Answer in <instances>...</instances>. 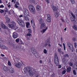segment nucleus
I'll list each match as a JSON object with an SVG mask.
<instances>
[{
  "label": "nucleus",
  "mask_w": 77,
  "mask_h": 77,
  "mask_svg": "<svg viewBox=\"0 0 77 77\" xmlns=\"http://www.w3.org/2000/svg\"><path fill=\"white\" fill-rule=\"evenodd\" d=\"M18 59V58H17L15 59L14 60H16V62H18V60H17V59Z\"/></svg>",
  "instance_id": "62"
},
{
  "label": "nucleus",
  "mask_w": 77,
  "mask_h": 77,
  "mask_svg": "<svg viewBox=\"0 0 77 77\" xmlns=\"http://www.w3.org/2000/svg\"><path fill=\"white\" fill-rule=\"evenodd\" d=\"M1 27L2 28V29H8V27H7V26H6V25L3 24H2L1 25Z\"/></svg>",
  "instance_id": "19"
},
{
  "label": "nucleus",
  "mask_w": 77,
  "mask_h": 77,
  "mask_svg": "<svg viewBox=\"0 0 77 77\" xmlns=\"http://www.w3.org/2000/svg\"><path fill=\"white\" fill-rule=\"evenodd\" d=\"M44 53L45 54H47V51L45 49L43 51Z\"/></svg>",
  "instance_id": "42"
},
{
  "label": "nucleus",
  "mask_w": 77,
  "mask_h": 77,
  "mask_svg": "<svg viewBox=\"0 0 77 77\" xmlns=\"http://www.w3.org/2000/svg\"><path fill=\"white\" fill-rule=\"evenodd\" d=\"M66 22L67 23H69V20L68 19L66 20Z\"/></svg>",
  "instance_id": "57"
},
{
  "label": "nucleus",
  "mask_w": 77,
  "mask_h": 77,
  "mask_svg": "<svg viewBox=\"0 0 77 77\" xmlns=\"http://www.w3.org/2000/svg\"><path fill=\"white\" fill-rule=\"evenodd\" d=\"M16 42H17V43H18L19 42H20V39H19V38H17L16 40Z\"/></svg>",
  "instance_id": "39"
},
{
  "label": "nucleus",
  "mask_w": 77,
  "mask_h": 77,
  "mask_svg": "<svg viewBox=\"0 0 77 77\" xmlns=\"http://www.w3.org/2000/svg\"><path fill=\"white\" fill-rule=\"evenodd\" d=\"M19 43L20 44H22L23 45H24V43H23V41H21V40H20L19 41Z\"/></svg>",
  "instance_id": "37"
},
{
  "label": "nucleus",
  "mask_w": 77,
  "mask_h": 77,
  "mask_svg": "<svg viewBox=\"0 0 77 77\" xmlns=\"http://www.w3.org/2000/svg\"><path fill=\"white\" fill-rule=\"evenodd\" d=\"M10 71L11 73H14V72H15V71H14V69L12 68H11L10 69Z\"/></svg>",
  "instance_id": "24"
},
{
  "label": "nucleus",
  "mask_w": 77,
  "mask_h": 77,
  "mask_svg": "<svg viewBox=\"0 0 77 77\" xmlns=\"http://www.w3.org/2000/svg\"><path fill=\"white\" fill-rule=\"evenodd\" d=\"M23 70L24 72H26L28 71L29 76H31V77H33V76L34 73L31 69H29L28 70L27 68L25 67L24 69Z\"/></svg>",
  "instance_id": "2"
},
{
  "label": "nucleus",
  "mask_w": 77,
  "mask_h": 77,
  "mask_svg": "<svg viewBox=\"0 0 77 77\" xmlns=\"http://www.w3.org/2000/svg\"><path fill=\"white\" fill-rule=\"evenodd\" d=\"M5 12H8V8H5Z\"/></svg>",
  "instance_id": "51"
},
{
  "label": "nucleus",
  "mask_w": 77,
  "mask_h": 77,
  "mask_svg": "<svg viewBox=\"0 0 77 77\" xmlns=\"http://www.w3.org/2000/svg\"><path fill=\"white\" fill-rule=\"evenodd\" d=\"M59 13L58 12H56L55 13L54 15L56 18H57V17H59Z\"/></svg>",
  "instance_id": "23"
},
{
  "label": "nucleus",
  "mask_w": 77,
  "mask_h": 77,
  "mask_svg": "<svg viewBox=\"0 0 77 77\" xmlns=\"http://www.w3.org/2000/svg\"><path fill=\"white\" fill-rule=\"evenodd\" d=\"M51 77H55V74H53L51 75Z\"/></svg>",
  "instance_id": "56"
},
{
  "label": "nucleus",
  "mask_w": 77,
  "mask_h": 77,
  "mask_svg": "<svg viewBox=\"0 0 77 77\" xmlns=\"http://www.w3.org/2000/svg\"><path fill=\"white\" fill-rule=\"evenodd\" d=\"M20 5L19 2H16V4L14 6L16 8H18V6L17 5Z\"/></svg>",
  "instance_id": "20"
},
{
  "label": "nucleus",
  "mask_w": 77,
  "mask_h": 77,
  "mask_svg": "<svg viewBox=\"0 0 77 77\" xmlns=\"http://www.w3.org/2000/svg\"><path fill=\"white\" fill-rule=\"evenodd\" d=\"M10 12H11V13H10V14H11L10 15H11V14H14V15H15V13H14V11L13 10L10 11Z\"/></svg>",
  "instance_id": "31"
},
{
  "label": "nucleus",
  "mask_w": 77,
  "mask_h": 77,
  "mask_svg": "<svg viewBox=\"0 0 77 77\" xmlns=\"http://www.w3.org/2000/svg\"><path fill=\"white\" fill-rule=\"evenodd\" d=\"M65 73H66V70H63L62 72L63 74H65Z\"/></svg>",
  "instance_id": "50"
},
{
  "label": "nucleus",
  "mask_w": 77,
  "mask_h": 77,
  "mask_svg": "<svg viewBox=\"0 0 77 77\" xmlns=\"http://www.w3.org/2000/svg\"><path fill=\"white\" fill-rule=\"evenodd\" d=\"M24 17H25V19L26 21H29V18L27 17V16H23Z\"/></svg>",
  "instance_id": "33"
},
{
  "label": "nucleus",
  "mask_w": 77,
  "mask_h": 77,
  "mask_svg": "<svg viewBox=\"0 0 77 77\" xmlns=\"http://www.w3.org/2000/svg\"><path fill=\"white\" fill-rule=\"evenodd\" d=\"M71 15L72 16H71L70 17V19H75V20H76V17L74 14H73V13H71Z\"/></svg>",
  "instance_id": "12"
},
{
  "label": "nucleus",
  "mask_w": 77,
  "mask_h": 77,
  "mask_svg": "<svg viewBox=\"0 0 77 77\" xmlns=\"http://www.w3.org/2000/svg\"><path fill=\"white\" fill-rule=\"evenodd\" d=\"M7 6L9 8V9H10V8L11 7V5H7Z\"/></svg>",
  "instance_id": "61"
},
{
  "label": "nucleus",
  "mask_w": 77,
  "mask_h": 77,
  "mask_svg": "<svg viewBox=\"0 0 77 77\" xmlns=\"http://www.w3.org/2000/svg\"><path fill=\"white\" fill-rule=\"evenodd\" d=\"M45 2L47 3L48 4L50 3V2H49V0H45Z\"/></svg>",
  "instance_id": "54"
},
{
  "label": "nucleus",
  "mask_w": 77,
  "mask_h": 77,
  "mask_svg": "<svg viewBox=\"0 0 77 77\" xmlns=\"http://www.w3.org/2000/svg\"><path fill=\"white\" fill-rule=\"evenodd\" d=\"M50 41H48V42H47L46 43V45H45L46 47H47V46L49 44H50Z\"/></svg>",
  "instance_id": "35"
},
{
  "label": "nucleus",
  "mask_w": 77,
  "mask_h": 77,
  "mask_svg": "<svg viewBox=\"0 0 77 77\" xmlns=\"http://www.w3.org/2000/svg\"><path fill=\"white\" fill-rule=\"evenodd\" d=\"M73 68L75 69H77V63H75L73 66Z\"/></svg>",
  "instance_id": "25"
},
{
  "label": "nucleus",
  "mask_w": 77,
  "mask_h": 77,
  "mask_svg": "<svg viewBox=\"0 0 77 77\" xmlns=\"http://www.w3.org/2000/svg\"><path fill=\"white\" fill-rule=\"evenodd\" d=\"M66 59H63V62L64 63H66Z\"/></svg>",
  "instance_id": "36"
},
{
  "label": "nucleus",
  "mask_w": 77,
  "mask_h": 77,
  "mask_svg": "<svg viewBox=\"0 0 77 77\" xmlns=\"http://www.w3.org/2000/svg\"><path fill=\"white\" fill-rule=\"evenodd\" d=\"M6 23H9L11 22V20H10V19H9V18L8 17H6Z\"/></svg>",
  "instance_id": "15"
},
{
  "label": "nucleus",
  "mask_w": 77,
  "mask_h": 77,
  "mask_svg": "<svg viewBox=\"0 0 77 77\" xmlns=\"http://www.w3.org/2000/svg\"><path fill=\"white\" fill-rule=\"evenodd\" d=\"M31 23L32 26L33 27V29L35 30V24L34 22V20H31Z\"/></svg>",
  "instance_id": "9"
},
{
  "label": "nucleus",
  "mask_w": 77,
  "mask_h": 77,
  "mask_svg": "<svg viewBox=\"0 0 77 77\" xmlns=\"http://www.w3.org/2000/svg\"><path fill=\"white\" fill-rule=\"evenodd\" d=\"M28 15V16H30L29 15V11L28 10H27L26 9L25 10V13L23 15V17H27Z\"/></svg>",
  "instance_id": "8"
},
{
  "label": "nucleus",
  "mask_w": 77,
  "mask_h": 77,
  "mask_svg": "<svg viewBox=\"0 0 77 77\" xmlns=\"http://www.w3.org/2000/svg\"><path fill=\"white\" fill-rule=\"evenodd\" d=\"M67 45L69 47V48L70 50L73 49V46L72 44H71L70 43H67Z\"/></svg>",
  "instance_id": "11"
},
{
  "label": "nucleus",
  "mask_w": 77,
  "mask_h": 77,
  "mask_svg": "<svg viewBox=\"0 0 77 77\" xmlns=\"http://www.w3.org/2000/svg\"><path fill=\"white\" fill-rule=\"evenodd\" d=\"M51 18H47V21L48 23H50V22H51Z\"/></svg>",
  "instance_id": "29"
},
{
  "label": "nucleus",
  "mask_w": 77,
  "mask_h": 77,
  "mask_svg": "<svg viewBox=\"0 0 77 77\" xmlns=\"http://www.w3.org/2000/svg\"><path fill=\"white\" fill-rule=\"evenodd\" d=\"M17 8L19 9V11H20V10H22V8L21 7H18V8Z\"/></svg>",
  "instance_id": "52"
},
{
  "label": "nucleus",
  "mask_w": 77,
  "mask_h": 77,
  "mask_svg": "<svg viewBox=\"0 0 77 77\" xmlns=\"http://www.w3.org/2000/svg\"><path fill=\"white\" fill-rule=\"evenodd\" d=\"M26 38H27V40L28 41H29V40H30V37H29V36L26 37Z\"/></svg>",
  "instance_id": "55"
},
{
  "label": "nucleus",
  "mask_w": 77,
  "mask_h": 77,
  "mask_svg": "<svg viewBox=\"0 0 77 77\" xmlns=\"http://www.w3.org/2000/svg\"><path fill=\"white\" fill-rule=\"evenodd\" d=\"M70 20L72 22H73L75 24L76 23V21H75V19H70Z\"/></svg>",
  "instance_id": "27"
},
{
  "label": "nucleus",
  "mask_w": 77,
  "mask_h": 77,
  "mask_svg": "<svg viewBox=\"0 0 77 77\" xmlns=\"http://www.w3.org/2000/svg\"><path fill=\"white\" fill-rule=\"evenodd\" d=\"M31 51L34 55L37 53V51L33 48H31Z\"/></svg>",
  "instance_id": "10"
},
{
  "label": "nucleus",
  "mask_w": 77,
  "mask_h": 77,
  "mask_svg": "<svg viewBox=\"0 0 77 77\" xmlns=\"http://www.w3.org/2000/svg\"><path fill=\"white\" fill-rule=\"evenodd\" d=\"M51 8L52 9L54 12H55L56 11H57V8L53 5H51Z\"/></svg>",
  "instance_id": "6"
},
{
  "label": "nucleus",
  "mask_w": 77,
  "mask_h": 77,
  "mask_svg": "<svg viewBox=\"0 0 77 77\" xmlns=\"http://www.w3.org/2000/svg\"><path fill=\"white\" fill-rule=\"evenodd\" d=\"M73 28L75 30H77V26H76V25H74V26H73Z\"/></svg>",
  "instance_id": "30"
},
{
  "label": "nucleus",
  "mask_w": 77,
  "mask_h": 77,
  "mask_svg": "<svg viewBox=\"0 0 77 77\" xmlns=\"http://www.w3.org/2000/svg\"><path fill=\"white\" fill-rule=\"evenodd\" d=\"M4 47V45H0V47H1V48L3 49Z\"/></svg>",
  "instance_id": "49"
},
{
  "label": "nucleus",
  "mask_w": 77,
  "mask_h": 77,
  "mask_svg": "<svg viewBox=\"0 0 77 77\" xmlns=\"http://www.w3.org/2000/svg\"><path fill=\"white\" fill-rule=\"evenodd\" d=\"M47 17L48 18H51V16H50V14H48L47 15Z\"/></svg>",
  "instance_id": "47"
},
{
  "label": "nucleus",
  "mask_w": 77,
  "mask_h": 77,
  "mask_svg": "<svg viewBox=\"0 0 77 77\" xmlns=\"http://www.w3.org/2000/svg\"><path fill=\"white\" fill-rule=\"evenodd\" d=\"M29 8L31 12H35V9L33 5H29Z\"/></svg>",
  "instance_id": "5"
},
{
  "label": "nucleus",
  "mask_w": 77,
  "mask_h": 77,
  "mask_svg": "<svg viewBox=\"0 0 77 77\" xmlns=\"http://www.w3.org/2000/svg\"><path fill=\"white\" fill-rule=\"evenodd\" d=\"M13 38L15 39L18 38V33L15 32H14L13 33Z\"/></svg>",
  "instance_id": "7"
},
{
  "label": "nucleus",
  "mask_w": 77,
  "mask_h": 77,
  "mask_svg": "<svg viewBox=\"0 0 77 77\" xmlns=\"http://www.w3.org/2000/svg\"><path fill=\"white\" fill-rule=\"evenodd\" d=\"M31 35V34L30 33H27L26 35V37H27V36H30Z\"/></svg>",
  "instance_id": "38"
},
{
  "label": "nucleus",
  "mask_w": 77,
  "mask_h": 77,
  "mask_svg": "<svg viewBox=\"0 0 77 77\" xmlns=\"http://www.w3.org/2000/svg\"><path fill=\"white\" fill-rule=\"evenodd\" d=\"M64 57L65 59H67V58H69V55L68 54H66L64 55Z\"/></svg>",
  "instance_id": "17"
},
{
  "label": "nucleus",
  "mask_w": 77,
  "mask_h": 77,
  "mask_svg": "<svg viewBox=\"0 0 77 77\" xmlns=\"http://www.w3.org/2000/svg\"><path fill=\"white\" fill-rule=\"evenodd\" d=\"M21 63H18L16 65V66L18 68H21Z\"/></svg>",
  "instance_id": "13"
},
{
  "label": "nucleus",
  "mask_w": 77,
  "mask_h": 77,
  "mask_svg": "<svg viewBox=\"0 0 77 77\" xmlns=\"http://www.w3.org/2000/svg\"><path fill=\"white\" fill-rule=\"evenodd\" d=\"M41 9V7L39 5H37L36 7V10L39 11Z\"/></svg>",
  "instance_id": "28"
},
{
  "label": "nucleus",
  "mask_w": 77,
  "mask_h": 77,
  "mask_svg": "<svg viewBox=\"0 0 77 77\" xmlns=\"http://www.w3.org/2000/svg\"><path fill=\"white\" fill-rule=\"evenodd\" d=\"M4 42L2 40H0V43H3Z\"/></svg>",
  "instance_id": "63"
},
{
  "label": "nucleus",
  "mask_w": 77,
  "mask_h": 77,
  "mask_svg": "<svg viewBox=\"0 0 77 77\" xmlns=\"http://www.w3.org/2000/svg\"><path fill=\"white\" fill-rule=\"evenodd\" d=\"M8 65H9L10 66H11V65H12V64H11V62H10V61H8Z\"/></svg>",
  "instance_id": "40"
},
{
  "label": "nucleus",
  "mask_w": 77,
  "mask_h": 77,
  "mask_svg": "<svg viewBox=\"0 0 77 77\" xmlns=\"http://www.w3.org/2000/svg\"><path fill=\"white\" fill-rule=\"evenodd\" d=\"M54 62L56 66H58L59 65V59L58 58V57L57 55V54L55 53L54 54Z\"/></svg>",
  "instance_id": "3"
},
{
  "label": "nucleus",
  "mask_w": 77,
  "mask_h": 77,
  "mask_svg": "<svg viewBox=\"0 0 77 77\" xmlns=\"http://www.w3.org/2000/svg\"><path fill=\"white\" fill-rule=\"evenodd\" d=\"M28 30L29 31L28 33H32V29H29Z\"/></svg>",
  "instance_id": "43"
},
{
  "label": "nucleus",
  "mask_w": 77,
  "mask_h": 77,
  "mask_svg": "<svg viewBox=\"0 0 77 77\" xmlns=\"http://www.w3.org/2000/svg\"><path fill=\"white\" fill-rule=\"evenodd\" d=\"M35 0H30V2L31 3H35Z\"/></svg>",
  "instance_id": "53"
},
{
  "label": "nucleus",
  "mask_w": 77,
  "mask_h": 77,
  "mask_svg": "<svg viewBox=\"0 0 77 77\" xmlns=\"http://www.w3.org/2000/svg\"><path fill=\"white\" fill-rule=\"evenodd\" d=\"M71 67H69L67 69V72H69L71 71Z\"/></svg>",
  "instance_id": "21"
},
{
  "label": "nucleus",
  "mask_w": 77,
  "mask_h": 77,
  "mask_svg": "<svg viewBox=\"0 0 77 77\" xmlns=\"http://www.w3.org/2000/svg\"><path fill=\"white\" fill-rule=\"evenodd\" d=\"M5 12V11H4V10H1L0 11V12L1 13V14H2V13H3Z\"/></svg>",
  "instance_id": "48"
},
{
  "label": "nucleus",
  "mask_w": 77,
  "mask_h": 77,
  "mask_svg": "<svg viewBox=\"0 0 77 77\" xmlns=\"http://www.w3.org/2000/svg\"><path fill=\"white\" fill-rule=\"evenodd\" d=\"M61 67H62V66L60 65H59L58 66V68H61Z\"/></svg>",
  "instance_id": "59"
},
{
  "label": "nucleus",
  "mask_w": 77,
  "mask_h": 77,
  "mask_svg": "<svg viewBox=\"0 0 77 77\" xmlns=\"http://www.w3.org/2000/svg\"><path fill=\"white\" fill-rule=\"evenodd\" d=\"M26 26L27 28H30V24L29 22H27L26 24Z\"/></svg>",
  "instance_id": "18"
},
{
  "label": "nucleus",
  "mask_w": 77,
  "mask_h": 77,
  "mask_svg": "<svg viewBox=\"0 0 77 77\" xmlns=\"http://www.w3.org/2000/svg\"><path fill=\"white\" fill-rule=\"evenodd\" d=\"M23 15H21L19 16L20 18H21V17H23Z\"/></svg>",
  "instance_id": "64"
},
{
  "label": "nucleus",
  "mask_w": 77,
  "mask_h": 77,
  "mask_svg": "<svg viewBox=\"0 0 77 77\" xmlns=\"http://www.w3.org/2000/svg\"><path fill=\"white\" fill-rule=\"evenodd\" d=\"M74 44H75V48H76V47H77V43H75Z\"/></svg>",
  "instance_id": "60"
},
{
  "label": "nucleus",
  "mask_w": 77,
  "mask_h": 77,
  "mask_svg": "<svg viewBox=\"0 0 77 77\" xmlns=\"http://www.w3.org/2000/svg\"><path fill=\"white\" fill-rule=\"evenodd\" d=\"M69 65L70 66H73V63H69Z\"/></svg>",
  "instance_id": "44"
},
{
  "label": "nucleus",
  "mask_w": 77,
  "mask_h": 77,
  "mask_svg": "<svg viewBox=\"0 0 77 77\" xmlns=\"http://www.w3.org/2000/svg\"><path fill=\"white\" fill-rule=\"evenodd\" d=\"M34 55L35 56V57H37V58H38L39 57V56L37 54V53L36 54H35Z\"/></svg>",
  "instance_id": "34"
},
{
  "label": "nucleus",
  "mask_w": 77,
  "mask_h": 77,
  "mask_svg": "<svg viewBox=\"0 0 77 77\" xmlns=\"http://www.w3.org/2000/svg\"><path fill=\"white\" fill-rule=\"evenodd\" d=\"M58 52L60 53H62V51H61V49L58 48Z\"/></svg>",
  "instance_id": "32"
},
{
  "label": "nucleus",
  "mask_w": 77,
  "mask_h": 77,
  "mask_svg": "<svg viewBox=\"0 0 77 77\" xmlns=\"http://www.w3.org/2000/svg\"><path fill=\"white\" fill-rule=\"evenodd\" d=\"M17 22L22 27H24V26H25V24L23 21H21L20 19H18L17 20Z\"/></svg>",
  "instance_id": "4"
},
{
  "label": "nucleus",
  "mask_w": 77,
  "mask_h": 77,
  "mask_svg": "<svg viewBox=\"0 0 77 77\" xmlns=\"http://www.w3.org/2000/svg\"><path fill=\"white\" fill-rule=\"evenodd\" d=\"M43 27H44V28H45V27H46V26H45V23H42L41 25V28L42 29Z\"/></svg>",
  "instance_id": "16"
},
{
  "label": "nucleus",
  "mask_w": 77,
  "mask_h": 77,
  "mask_svg": "<svg viewBox=\"0 0 77 77\" xmlns=\"http://www.w3.org/2000/svg\"><path fill=\"white\" fill-rule=\"evenodd\" d=\"M71 1L72 4H74L75 3L74 0H71Z\"/></svg>",
  "instance_id": "46"
},
{
  "label": "nucleus",
  "mask_w": 77,
  "mask_h": 77,
  "mask_svg": "<svg viewBox=\"0 0 77 77\" xmlns=\"http://www.w3.org/2000/svg\"><path fill=\"white\" fill-rule=\"evenodd\" d=\"M39 21L40 22V24H42L44 23V20L42 18H40L39 19Z\"/></svg>",
  "instance_id": "26"
},
{
  "label": "nucleus",
  "mask_w": 77,
  "mask_h": 77,
  "mask_svg": "<svg viewBox=\"0 0 77 77\" xmlns=\"http://www.w3.org/2000/svg\"><path fill=\"white\" fill-rule=\"evenodd\" d=\"M3 69L4 71H7L8 70V69L7 67L5 66L3 67Z\"/></svg>",
  "instance_id": "22"
},
{
  "label": "nucleus",
  "mask_w": 77,
  "mask_h": 77,
  "mask_svg": "<svg viewBox=\"0 0 77 77\" xmlns=\"http://www.w3.org/2000/svg\"><path fill=\"white\" fill-rule=\"evenodd\" d=\"M47 29H48V27H46L45 29H43V30H41V33H42V34H43L44 33H45V31H46V30H47Z\"/></svg>",
  "instance_id": "14"
},
{
  "label": "nucleus",
  "mask_w": 77,
  "mask_h": 77,
  "mask_svg": "<svg viewBox=\"0 0 77 77\" xmlns=\"http://www.w3.org/2000/svg\"><path fill=\"white\" fill-rule=\"evenodd\" d=\"M73 72L74 75H76L77 74L76 73V72L75 70H73Z\"/></svg>",
  "instance_id": "41"
},
{
  "label": "nucleus",
  "mask_w": 77,
  "mask_h": 77,
  "mask_svg": "<svg viewBox=\"0 0 77 77\" xmlns=\"http://www.w3.org/2000/svg\"><path fill=\"white\" fill-rule=\"evenodd\" d=\"M16 24L15 22L14 21H12L11 22V23L10 24H8V26L10 28H11V29H13L14 30H16L17 29V27L15 26Z\"/></svg>",
  "instance_id": "1"
},
{
  "label": "nucleus",
  "mask_w": 77,
  "mask_h": 77,
  "mask_svg": "<svg viewBox=\"0 0 77 77\" xmlns=\"http://www.w3.org/2000/svg\"><path fill=\"white\" fill-rule=\"evenodd\" d=\"M4 8V6L3 5H1L0 6V8Z\"/></svg>",
  "instance_id": "58"
},
{
  "label": "nucleus",
  "mask_w": 77,
  "mask_h": 77,
  "mask_svg": "<svg viewBox=\"0 0 77 77\" xmlns=\"http://www.w3.org/2000/svg\"><path fill=\"white\" fill-rule=\"evenodd\" d=\"M8 49V48L7 47L5 46V45H4V46L3 47V48H2V49Z\"/></svg>",
  "instance_id": "45"
}]
</instances>
